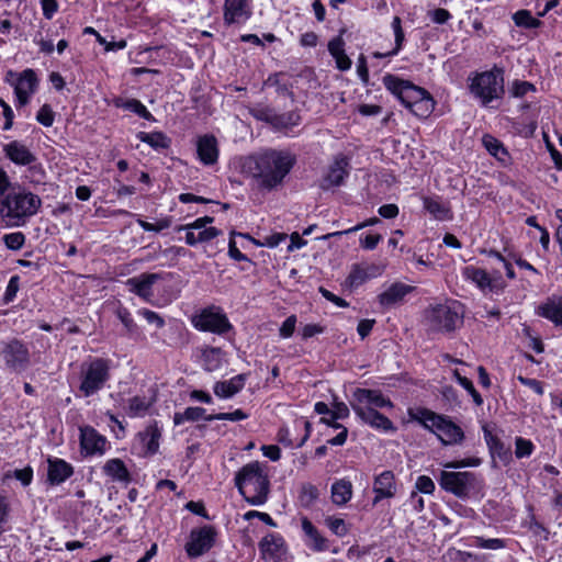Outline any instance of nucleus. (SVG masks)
<instances>
[{
    "label": "nucleus",
    "instance_id": "obj_1",
    "mask_svg": "<svg viewBox=\"0 0 562 562\" xmlns=\"http://www.w3.org/2000/svg\"><path fill=\"white\" fill-rule=\"evenodd\" d=\"M295 162V156L290 151L269 149L248 157L243 168L260 189L271 191L283 183Z\"/></svg>",
    "mask_w": 562,
    "mask_h": 562
},
{
    "label": "nucleus",
    "instance_id": "obj_2",
    "mask_svg": "<svg viewBox=\"0 0 562 562\" xmlns=\"http://www.w3.org/2000/svg\"><path fill=\"white\" fill-rule=\"evenodd\" d=\"M382 81L386 90L417 117L426 119L434 111L435 101L426 89L391 74L385 75Z\"/></svg>",
    "mask_w": 562,
    "mask_h": 562
},
{
    "label": "nucleus",
    "instance_id": "obj_3",
    "mask_svg": "<svg viewBox=\"0 0 562 562\" xmlns=\"http://www.w3.org/2000/svg\"><path fill=\"white\" fill-rule=\"evenodd\" d=\"M266 469V464L252 461L245 464L235 475L236 487L252 506H261L268 501L270 481Z\"/></svg>",
    "mask_w": 562,
    "mask_h": 562
},
{
    "label": "nucleus",
    "instance_id": "obj_4",
    "mask_svg": "<svg viewBox=\"0 0 562 562\" xmlns=\"http://www.w3.org/2000/svg\"><path fill=\"white\" fill-rule=\"evenodd\" d=\"M42 206L38 195L20 189L5 194L0 201V215L10 226H23Z\"/></svg>",
    "mask_w": 562,
    "mask_h": 562
},
{
    "label": "nucleus",
    "instance_id": "obj_5",
    "mask_svg": "<svg viewBox=\"0 0 562 562\" xmlns=\"http://www.w3.org/2000/svg\"><path fill=\"white\" fill-rule=\"evenodd\" d=\"M409 416L436 435L443 446L460 445L464 440L462 428L447 415L437 414L428 408H417L415 412L411 411Z\"/></svg>",
    "mask_w": 562,
    "mask_h": 562
},
{
    "label": "nucleus",
    "instance_id": "obj_6",
    "mask_svg": "<svg viewBox=\"0 0 562 562\" xmlns=\"http://www.w3.org/2000/svg\"><path fill=\"white\" fill-rule=\"evenodd\" d=\"M112 361L106 358H91L80 364L77 396L91 397L104 389L111 379Z\"/></svg>",
    "mask_w": 562,
    "mask_h": 562
},
{
    "label": "nucleus",
    "instance_id": "obj_7",
    "mask_svg": "<svg viewBox=\"0 0 562 562\" xmlns=\"http://www.w3.org/2000/svg\"><path fill=\"white\" fill-rule=\"evenodd\" d=\"M438 483L443 491L460 499H468L480 494L484 486L483 477L470 471H441Z\"/></svg>",
    "mask_w": 562,
    "mask_h": 562
},
{
    "label": "nucleus",
    "instance_id": "obj_8",
    "mask_svg": "<svg viewBox=\"0 0 562 562\" xmlns=\"http://www.w3.org/2000/svg\"><path fill=\"white\" fill-rule=\"evenodd\" d=\"M462 322V313L458 302L430 305L424 312L425 327L431 333H451Z\"/></svg>",
    "mask_w": 562,
    "mask_h": 562
},
{
    "label": "nucleus",
    "instance_id": "obj_9",
    "mask_svg": "<svg viewBox=\"0 0 562 562\" xmlns=\"http://www.w3.org/2000/svg\"><path fill=\"white\" fill-rule=\"evenodd\" d=\"M504 72L494 66L491 70L476 74L469 86L470 92L486 106L504 94Z\"/></svg>",
    "mask_w": 562,
    "mask_h": 562
},
{
    "label": "nucleus",
    "instance_id": "obj_10",
    "mask_svg": "<svg viewBox=\"0 0 562 562\" xmlns=\"http://www.w3.org/2000/svg\"><path fill=\"white\" fill-rule=\"evenodd\" d=\"M465 280L474 283L482 292L501 293L507 286L499 270L486 271L474 266H467L462 270Z\"/></svg>",
    "mask_w": 562,
    "mask_h": 562
},
{
    "label": "nucleus",
    "instance_id": "obj_11",
    "mask_svg": "<svg viewBox=\"0 0 562 562\" xmlns=\"http://www.w3.org/2000/svg\"><path fill=\"white\" fill-rule=\"evenodd\" d=\"M5 81L14 88L19 106L26 105L38 87L36 72L31 68L24 69L20 74L9 70Z\"/></svg>",
    "mask_w": 562,
    "mask_h": 562
},
{
    "label": "nucleus",
    "instance_id": "obj_12",
    "mask_svg": "<svg viewBox=\"0 0 562 562\" xmlns=\"http://www.w3.org/2000/svg\"><path fill=\"white\" fill-rule=\"evenodd\" d=\"M192 325L200 331L217 335L226 334L231 328L227 316L217 307H207L192 318Z\"/></svg>",
    "mask_w": 562,
    "mask_h": 562
},
{
    "label": "nucleus",
    "instance_id": "obj_13",
    "mask_svg": "<svg viewBox=\"0 0 562 562\" xmlns=\"http://www.w3.org/2000/svg\"><path fill=\"white\" fill-rule=\"evenodd\" d=\"M216 530L213 526L193 529L190 533V540L186 544L187 554L190 558L201 557L214 546Z\"/></svg>",
    "mask_w": 562,
    "mask_h": 562
},
{
    "label": "nucleus",
    "instance_id": "obj_14",
    "mask_svg": "<svg viewBox=\"0 0 562 562\" xmlns=\"http://www.w3.org/2000/svg\"><path fill=\"white\" fill-rule=\"evenodd\" d=\"M1 356L5 366L14 371H23L30 363L29 349L18 339L3 342Z\"/></svg>",
    "mask_w": 562,
    "mask_h": 562
},
{
    "label": "nucleus",
    "instance_id": "obj_15",
    "mask_svg": "<svg viewBox=\"0 0 562 562\" xmlns=\"http://www.w3.org/2000/svg\"><path fill=\"white\" fill-rule=\"evenodd\" d=\"M350 162L347 156L339 154L334 157L327 171L323 176L319 187L323 190H330L340 187L344 180L349 176Z\"/></svg>",
    "mask_w": 562,
    "mask_h": 562
},
{
    "label": "nucleus",
    "instance_id": "obj_16",
    "mask_svg": "<svg viewBox=\"0 0 562 562\" xmlns=\"http://www.w3.org/2000/svg\"><path fill=\"white\" fill-rule=\"evenodd\" d=\"M162 279V272H144L127 279L125 284L130 292L149 303L154 296L153 285Z\"/></svg>",
    "mask_w": 562,
    "mask_h": 562
},
{
    "label": "nucleus",
    "instance_id": "obj_17",
    "mask_svg": "<svg viewBox=\"0 0 562 562\" xmlns=\"http://www.w3.org/2000/svg\"><path fill=\"white\" fill-rule=\"evenodd\" d=\"M415 286L403 283L393 282L385 286L384 290L378 295L376 300L383 310H390L402 305L408 294L415 291Z\"/></svg>",
    "mask_w": 562,
    "mask_h": 562
},
{
    "label": "nucleus",
    "instance_id": "obj_18",
    "mask_svg": "<svg viewBox=\"0 0 562 562\" xmlns=\"http://www.w3.org/2000/svg\"><path fill=\"white\" fill-rule=\"evenodd\" d=\"M352 396L353 402H351V407L368 406L371 409L393 407V403L390 398L385 397L379 390L357 389Z\"/></svg>",
    "mask_w": 562,
    "mask_h": 562
},
{
    "label": "nucleus",
    "instance_id": "obj_19",
    "mask_svg": "<svg viewBox=\"0 0 562 562\" xmlns=\"http://www.w3.org/2000/svg\"><path fill=\"white\" fill-rule=\"evenodd\" d=\"M106 438L94 428L86 426L80 428V447L88 456H102L106 451Z\"/></svg>",
    "mask_w": 562,
    "mask_h": 562
},
{
    "label": "nucleus",
    "instance_id": "obj_20",
    "mask_svg": "<svg viewBox=\"0 0 562 562\" xmlns=\"http://www.w3.org/2000/svg\"><path fill=\"white\" fill-rule=\"evenodd\" d=\"M4 156L14 165L26 167L36 162V155L22 142L11 140L2 147Z\"/></svg>",
    "mask_w": 562,
    "mask_h": 562
},
{
    "label": "nucleus",
    "instance_id": "obj_21",
    "mask_svg": "<svg viewBox=\"0 0 562 562\" xmlns=\"http://www.w3.org/2000/svg\"><path fill=\"white\" fill-rule=\"evenodd\" d=\"M196 155L198 159L204 166H212L217 162L220 149L215 136L205 134L196 138Z\"/></svg>",
    "mask_w": 562,
    "mask_h": 562
},
{
    "label": "nucleus",
    "instance_id": "obj_22",
    "mask_svg": "<svg viewBox=\"0 0 562 562\" xmlns=\"http://www.w3.org/2000/svg\"><path fill=\"white\" fill-rule=\"evenodd\" d=\"M373 505H376L384 498H392L396 494L395 475L392 471H383L375 476L373 482Z\"/></svg>",
    "mask_w": 562,
    "mask_h": 562
},
{
    "label": "nucleus",
    "instance_id": "obj_23",
    "mask_svg": "<svg viewBox=\"0 0 562 562\" xmlns=\"http://www.w3.org/2000/svg\"><path fill=\"white\" fill-rule=\"evenodd\" d=\"M250 0H225L224 21L235 24L247 21L251 16Z\"/></svg>",
    "mask_w": 562,
    "mask_h": 562
},
{
    "label": "nucleus",
    "instance_id": "obj_24",
    "mask_svg": "<svg viewBox=\"0 0 562 562\" xmlns=\"http://www.w3.org/2000/svg\"><path fill=\"white\" fill-rule=\"evenodd\" d=\"M259 550L263 559L277 561L286 553V546L281 535L272 532L260 540Z\"/></svg>",
    "mask_w": 562,
    "mask_h": 562
},
{
    "label": "nucleus",
    "instance_id": "obj_25",
    "mask_svg": "<svg viewBox=\"0 0 562 562\" xmlns=\"http://www.w3.org/2000/svg\"><path fill=\"white\" fill-rule=\"evenodd\" d=\"M351 408L364 424H368L372 428L383 431L395 430L393 423L386 416L379 413L378 409H371L368 406Z\"/></svg>",
    "mask_w": 562,
    "mask_h": 562
},
{
    "label": "nucleus",
    "instance_id": "obj_26",
    "mask_svg": "<svg viewBox=\"0 0 562 562\" xmlns=\"http://www.w3.org/2000/svg\"><path fill=\"white\" fill-rule=\"evenodd\" d=\"M161 428L156 422L149 424L143 431L137 434V440L142 445L144 456H154L159 450Z\"/></svg>",
    "mask_w": 562,
    "mask_h": 562
},
{
    "label": "nucleus",
    "instance_id": "obj_27",
    "mask_svg": "<svg viewBox=\"0 0 562 562\" xmlns=\"http://www.w3.org/2000/svg\"><path fill=\"white\" fill-rule=\"evenodd\" d=\"M47 480L52 485H59L74 474V467L59 458H48Z\"/></svg>",
    "mask_w": 562,
    "mask_h": 562
},
{
    "label": "nucleus",
    "instance_id": "obj_28",
    "mask_svg": "<svg viewBox=\"0 0 562 562\" xmlns=\"http://www.w3.org/2000/svg\"><path fill=\"white\" fill-rule=\"evenodd\" d=\"M537 315L552 322L555 326H562V296L552 295L541 303Z\"/></svg>",
    "mask_w": 562,
    "mask_h": 562
},
{
    "label": "nucleus",
    "instance_id": "obj_29",
    "mask_svg": "<svg viewBox=\"0 0 562 562\" xmlns=\"http://www.w3.org/2000/svg\"><path fill=\"white\" fill-rule=\"evenodd\" d=\"M302 530L305 536V544L315 552L326 551L328 549L327 540L321 535L318 529L307 517L301 519Z\"/></svg>",
    "mask_w": 562,
    "mask_h": 562
},
{
    "label": "nucleus",
    "instance_id": "obj_30",
    "mask_svg": "<svg viewBox=\"0 0 562 562\" xmlns=\"http://www.w3.org/2000/svg\"><path fill=\"white\" fill-rule=\"evenodd\" d=\"M247 374L240 373L229 380L218 381L214 384V394L221 398H229L241 391L247 381Z\"/></svg>",
    "mask_w": 562,
    "mask_h": 562
},
{
    "label": "nucleus",
    "instance_id": "obj_31",
    "mask_svg": "<svg viewBox=\"0 0 562 562\" xmlns=\"http://www.w3.org/2000/svg\"><path fill=\"white\" fill-rule=\"evenodd\" d=\"M103 473L114 482L127 485L132 481L131 473L123 460L119 458L109 459L102 467Z\"/></svg>",
    "mask_w": 562,
    "mask_h": 562
},
{
    "label": "nucleus",
    "instance_id": "obj_32",
    "mask_svg": "<svg viewBox=\"0 0 562 562\" xmlns=\"http://www.w3.org/2000/svg\"><path fill=\"white\" fill-rule=\"evenodd\" d=\"M484 438L493 458L497 457L504 463H508L512 460L510 447L505 446L498 437L492 435L485 427Z\"/></svg>",
    "mask_w": 562,
    "mask_h": 562
},
{
    "label": "nucleus",
    "instance_id": "obj_33",
    "mask_svg": "<svg viewBox=\"0 0 562 562\" xmlns=\"http://www.w3.org/2000/svg\"><path fill=\"white\" fill-rule=\"evenodd\" d=\"M352 483L347 479H340L331 484V501L337 506L346 505L352 497Z\"/></svg>",
    "mask_w": 562,
    "mask_h": 562
},
{
    "label": "nucleus",
    "instance_id": "obj_34",
    "mask_svg": "<svg viewBox=\"0 0 562 562\" xmlns=\"http://www.w3.org/2000/svg\"><path fill=\"white\" fill-rule=\"evenodd\" d=\"M423 205L436 220L448 221L452 218L450 207L442 203L439 198L424 196Z\"/></svg>",
    "mask_w": 562,
    "mask_h": 562
},
{
    "label": "nucleus",
    "instance_id": "obj_35",
    "mask_svg": "<svg viewBox=\"0 0 562 562\" xmlns=\"http://www.w3.org/2000/svg\"><path fill=\"white\" fill-rule=\"evenodd\" d=\"M214 218L211 216L199 217L192 223H188L186 225H181L177 228L178 232L186 231V244L189 246H195L200 244L199 238L196 236L195 229H202L207 224H212Z\"/></svg>",
    "mask_w": 562,
    "mask_h": 562
},
{
    "label": "nucleus",
    "instance_id": "obj_36",
    "mask_svg": "<svg viewBox=\"0 0 562 562\" xmlns=\"http://www.w3.org/2000/svg\"><path fill=\"white\" fill-rule=\"evenodd\" d=\"M153 403V400L145 396H133L127 401L126 414L132 418L144 417Z\"/></svg>",
    "mask_w": 562,
    "mask_h": 562
},
{
    "label": "nucleus",
    "instance_id": "obj_37",
    "mask_svg": "<svg viewBox=\"0 0 562 562\" xmlns=\"http://www.w3.org/2000/svg\"><path fill=\"white\" fill-rule=\"evenodd\" d=\"M113 103L116 108L134 112L135 114H137L139 117H142L144 120H147V121L154 120V116L151 115V113L137 99H126L125 100L122 98H116V99H114Z\"/></svg>",
    "mask_w": 562,
    "mask_h": 562
},
{
    "label": "nucleus",
    "instance_id": "obj_38",
    "mask_svg": "<svg viewBox=\"0 0 562 562\" xmlns=\"http://www.w3.org/2000/svg\"><path fill=\"white\" fill-rule=\"evenodd\" d=\"M137 138L156 150L167 149L171 144V139L162 132H139Z\"/></svg>",
    "mask_w": 562,
    "mask_h": 562
},
{
    "label": "nucleus",
    "instance_id": "obj_39",
    "mask_svg": "<svg viewBox=\"0 0 562 562\" xmlns=\"http://www.w3.org/2000/svg\"><path fill=\"white\" fill-rule=\"evenodd\" d=\"M206 411L203 407L191 406L187 407L184 412H177L173 415V424L179 426L186 422H198L201 419L206 420L209 415H205Z\"/></svg>",
    "mask_w": 562,
    "mask_h": 562
},
{
    "label": "nucleus",
    "instance_id": "obj_40",
    "mask_svg": "<svg viewBox=\"0 0 562 562\" xmlns=\"http://www.w3.org/2000/svg\"><path fill=\"white\" fill-rule=\"evenodd\" d=\"M375 272H369L368 269H364L361 266L355 265L347 278L350 286L357 288L364 283L370 278L379 277L382 273L381 268H374Z\"/></svg>",
    "mask_w": 562,
    "mask_h": 562
},
{
    "label": "nucleus",
    "instance_id": "obj_41",
    "mask_svg": "<svg viewBox=\"0 0 562 562\" xmlns=\"http://www.w3.org/2000/svg\"><path fill=\"white\" fill-rule=\"evenodd\" d=\"M202 363L204 370L212 372L222 364V351L220 348L209 347L202 352Z\"/></svg>",
    "mask_w": 562,
    "mask_h": 562
},
{
    "label": "nucleus",
    "instance_id": "obj_42",
    "mask_svg": "<svg viewBox=\"0 0 562 562\" xmlns=\"http://www.w3.org/2000/svg\"><path fill=\"white\" fill-rule=\"evenodd\" d=\"M483 144L486 150L494 156L497 160L505 162L508 158V153L504 145L491 135L483 137Z\"/></svg>",
    "mask_w": 562,
    "mask_h": 562
},
{
    "label": "nucleus",
    "instance_id": "obj_43",
    "mask_svg": "<svg viewBox=\"0 0 562 562\" xmlns=\"http://www.w3.org/2000/svg\"><path fill=\"white\" fill-rule=\"evenodd\" d=\"M301 122V115L296 111H290L288 113L277 114L274 119L276 128H290L299 125Z\"/></svg>",
    "mask_w": 562,
    "mask_h": 562
},
{
    "label": "nucleus",
    "instance_id": "obj_44",
    "mask_svg": "<svg viewBox=\"0 0 562 562\" xmlns=\"http://www.w3.org/2000/svg\"><path fill=\"white\" fill-rule=\"evenodd\" d=\"M27 170L25 178L29 180V182L33 184H42L44 183V180L46 178V172L43 167V165L36 160V162H32L31 165H27Z\"/></svg>",
    "mask_w": 562,
    "mask_h": 562
},
{
    "label": "nucleus",
    "instance_id": "obj_45",
    "mask_svg": "<svg viewBox=\"0 0 562 562\" xmlns=\"http://www.w3.org/2000/svg\"><path fill=\"white\" fill-rule=\"evenodd\" d=\"M453 376L456 378L457 382L469 392L473 402L477 406H481L483 404V398L480 395V393L475 390L472 381L469 380L468 378L461 375L458 370L453 371Z\"/></svg>",
    "mask_w": 562,
    "mask_h": 562
},
{
    "label": "nucleus",
    "instance_id": "obj_46",
    "mask_svg": "<svg viewBox=\"0 0 562 562\" xmlns=\"http://www.w3.org/2000/svg\"><path fill=\"white\" fill-rule=\"evenodd\" d=\"M513 19L517 26H522L527 29H535L541 24V22L538 19L533 18L531 13L527 10L517 11L514 14Z\"/></svg>",
    "mask_w": 562,
    "mask_h": 562
},
{
    "label": "nucleus",
    "instance_id": "obj_47",
    "mask_svg": "<svg viewBox=\"0 0 562 562\" xmlns=\"http://www.w3.org/2000/svg\"><path fill=\"white\" fill-rule=\"evenodd\" d=\"M2 240L10 250H20L25 244V235L22 232L4 234Z\"/></svg>",
    "mask_w": 562,
    "mask_h": 562
},
{
    "label": "nucleus",
    "instance_id": "obj_48",
    "mask_svg": "<svg viewBox=\"0 0 562 562\" xmlns=\"http://www.w3.org/2000/svg\"><path fill=\"white\" fill-rule=\"evenodd\" d=\"M535 445L529 439L516 437L515 439V456L518 459L528 458L532 454Z\"/></svg>",
    "mask_w": 562,
    "mask_h": 562
},
{
    "label": "nucleus",
    "instance_id": "obj_49",
    "mask_svg": "<svg viewBox=\"0 0 562 562\" xmlns=\"http://www.w3.org/2000/svg\"><path fill=\"white\" fill-rule=\"evenodd\" d=\"M116 317L121 321V323L124 325L126 331L128 334H135L138 329L136 323L134 322L132 314L126 307L120 306L116 310Z\"/></svg>",
    "mask_w": 562,
    "mask_h": 562
},
{
    "label": "nucleus",
    "instance_id": "obj_50",
    "mask_svg": "<svg viewBox=\"0 0 562 562\" xmlns=\"http://www.w3.org/2000/svg\"><path fill=\"white\" fill-rule=\"evenodd\" d=\"M473 546L485 550H499L505 547V541L498 538L485 539L483 537H475Z\"/></svg>",
    "mask_w": 562,
    "mask_h": 562
},
{
    "label": "nucleus",
    "instance_id": "obj_51",
    "mask_svg": "<svg viewBox=\"0 0 562 562\" xmlns=\"http://www.w3.org/2000/svg\"><path fill=\"white\" fill-rule=\"evenodd\" d=\"M392 29L395 37V47L393 50L389 52L387 55H396L401 50L405 40L404 31L401 25V19L398 16L393 18Z\"/></svg>",
    "mask_w": 562,
    "mask_h": 562
},
{
    "label": "nucleus",
    "instance_id": "obj_52",
    "mask_svg": "<svg viewBox=\"0 0 562 562\" xmlns=\"http://www.w3.org/2000/svg\"><path fill=\"white\" fill-rule=\"evenodd\" d=\"M378 223H380V220L378 217H371V218L366 220L364 222L359 223L356 226L350 227L348 229H345V231H341V232H334V233L326 234L323 237H321V239H328V238L335 237V236L349 235L351 233H356V232H358V231H360V229H362L364 227L372 226V225H375Z\"/></svg>",
    "mask_w": 562,
    "mask_h": 562
},
{
    "label": "nucleus",
    "instance_id": "obj_53",
    "mask_svg": "<svg viewBox=\"0 0 562 562\" xmlns=\"http://www.w3.org/2000/svg\"><path fill=\"white\" fill-rule=\"evenodd\" d=\"M12 476L19 480L22 485L27 486L33 480V470L31 467H26L22 470H15L13 472L9 471L3 475V481L9 480Z\"/></svg>",
    "mask_w": 562,
    "mask_h": 562
},
{
    "label": "nucleus",
    "instance_id": "obj_54",
    "mask_svg": "<svg viewBox=\"0 0 562 562\" xmlns=\"http://www.w3.org/2000/svg\"><path fill=\"white\" fill-rule=\"evenodd\" d=\"M247 417H248V415L244 411L236 409L232 413H217V414L209 415L206 417V422H212V420L239 422V420L246 419Z\"/></svg>",
    "mask_w": 562,
    "mask_h": 562
},
{
    "label": "nucleus",
    "instance_id": "obj_55",
    "mask_svg": "<svg viewBox=\"0 0 562 562\" xmlns=\"http://www.w3.org/2000/svg\"><path fill=\"white\" fill-rule=\"evenodd\" d=\"M137 224L145 231V232H155L159 233L162 229L169 228L171 225V218H162L159 220L157 223L153 224L147 221H144L142 218L137 220Z\"/></svg>",
    "mask_w": 562,
    "mask_h": 562
},
{
    "label": "nucleus",
    "instance_id": "obj_56",
    "mask_svg": "<svg viewBox=\"0 0 562 562\" xmlns=\"http://www.w3.org/2000/svg\"><path fill=\"white\" fill-rule=\"evenodd\" d=\"M36 120L42 125L49 127L54 124L55 113L50 105L44 104L36 114Z\"/></svg>",
    "mask_w": 562,
    "mask_h": 562
},
{
    "label": "nucleus",
    "instance_id": "obj_57",
    "mask_svg": "<svg viewBox=\"0 0 562 562\" xmlns=\"http://www.w3.org/2000/svg\"><path fill=\"white\" fill-rule=\"evenodd\" d=\"M327 527L338 537H344L347 535L348 529L346 522L341 518L336 517H327L326 518Z\"/></svg>",
    "mask_w": 562,
    "mask_h": 562
},
{
    "label": "nucleus",
    "instance_id": "obj_58",
    "mask_svg": "<svg viewBox=\"0 0 562 562\" xmlns=\"http://www.w3.org/2000/svg\"><path fill=\"white\" fill-rule=\"evenodd\" d=\"M137 313L143 316L147 323L155 325L157 328H162L165 326V319L151 310L140 308Z\"/></svg>",
    "mask_w": 562,
    "mask_h": 562
},
{
    "label": "nucleus",
    "instance_id": "obj_59",
    "mask_svg": "<svg viewBox=\"0 0 562 562\" xmlns=\"http://www.w3.org/2000/svg\"><path fill=\"white\" fill-rule=\"evenodd\" d=\"M533 90H535V86L532 83H530L528 81L516 80L513 83L510 93L515 98H522L528 92L533 91Z\"/></svg>",
    "mask_w": 562,
    "mask_h": 562
},
{
    "label": "nucleus",
    "instance_id": "obj_60",
    "mask_svg": "<svg viewBox=\"0 0 562 562\" xmlns=\"http://www.w3.org/2000/svg\"><path fill=\"white\" fill-rule=\"evenodd\" d=\"M415 487L423 494H432L436 488L434 481L427 475L418 476L415 483Z\"/></svg>",
    "mask_w": 562,
    "mask_h": 562
},
{
    "label": "nucleus",
    "instance_id": "obj_61",
    "mask_svg": "<svg viewBox=\"0 0 562 562\" xmlns=\"http://www.w3.org/2000/svg\"><path fill=\"white\" fill-rule=\"evenodd\" d=\"M296 322L297 318L295 315L286 317L279 329L280 337L284 339L290 338L295 330Z\"/></svg>",
    "mask_w": 562,
    "mask_h": 562
},
{
    "label": "nucleus",
    "instance_id": "obj_62",
    "mask_svg": "<svg viewBox=\"0 0 562 562\" xmlns=\"http://www.w3.org/2000/svg\"><path fill=\"white\" fill-rule=\"evenodd\" d=\"M294 427L297 430H300V429L305 430L304 436L300 440L296 441V447H302L311 436L312 425L308 420H306L304 418H300L294 422Z\"/></svg>",
    "mask_w": 562,
    "mask_h": 562
},
{
    "label": "nucleus",
    "instance_id": "obj_63",
    "mask_svg": "<svg viewBox=\"0 0 562 562\" xmlns=\"http://www.w3.org/2000/svg\"><path fill=\"white\" fill-rule=\"evenodd\" d=\"M345 31H340V34L334 38H331L328 43V52L334 57L337 54H341L345 50V41L342 38V33Z\"/></svg>",
    "mask_w": 562,
    "mask_h": 562
},
{
    "label": "nucleus",
    "instance_id": "obj_64",
    "mask_svg": "<svg viewBox=\"0 0 562 562\" xmlns=\"http://www.w3.org/2000/svg\"><path fill=\"white\" fill-rule=\"evenodd\" d=\"M330 415L334 420L345 419L349 416V408L344 402H335Z\"/></svg>",
    "mask_w": 562,
    "mask_h": 562
}]
</instances>
